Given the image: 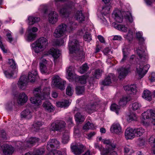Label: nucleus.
<instances>
[{"label": "nucleus", "mask_w": 155, "mask_h": 155, "mask_svg": "<svg viewBox=\"0 0 155 155\" xmlns=\"http://www.w3.org/2000/svg\"><path fill=\"white\" fill-rule=\"evenodd\" d=\"M35 80V76H33L32 73L29 72L28 76L25 75L21 76L18 81V87L21 89L24 90L26 88L28 81L34 82Z\"/></svg>", "instance_id": "f257e3e1"}, {"label": "nucleus", "mask_w": 155, "mask_h": 155, "mask_svg": "<svg viewBox=\"0 0 155 155\" xmlns=\"http://www.w3.org/2000/svg\"><path fill=\"white\" fill-rule=\"evenodd\" d=\"M68 47L71 53H75L77 57H82L83 55V52L80 50L79 45L78 41L76 39H74L69 42Z\"/></svg>", "instance_id": "f03ea898"}, {"label": "nucleus", "mask_w": 155, "mask_h": 155, "mask_svg": "<svg viewBox=\"0 0 155 155\" xmlns=\"http://www.w3.org/2000/svg\"><path fill=\"white\" fill-rule=\"evenodd\" d=\"M143 117L141 121L143 124L145 126L149 125V122L146 120L149 119L150 117L152 119V123L155 125V110L152 109H148L142 114Z\"/></svg>", "instance_id": "7ed1b4c3"}, {"label": "nucleus", "mask_w": 155, "mask_h": 155, "mask_svg": "<svg viewBox=\"0 0 155 155\" xmlns=\"http://www.w3.org/2000/svg\"><path fill=\"white\" fill-rule=\"evenodd\" d=\"M35 43L34 47L35 49H37V48L39 49L38 51L36 50L35 51L36 53H38L40 50L42 51L44 49L48 44V42L47 39L46 38L42 37L37 41L35 42Z\"/></svg>", "instance_id": "20e7f679"}, {"label": "nucleus", "mask_w": 155, "mask_h": 155, "mask_svg": "<svg viewBox=\"0 0 155 155\" xmlns=\"http://www.w3.org/2000/svg\"><path fill=\"white\" fill-rule=\"evenodd\" d=\"M66 124L63 120H57L52 123L50 127L51 131H59L64 129Z\"/></svg>", "instance_id": "39448f33"}, {"label": "nucleus", "mask_w": 155, "mask_h": 155, "mask_svg": "<svg viewBox=\"0 0 155 155\" xmlns=\"http://www.w3.org/2000/svg\"><path fill=\"white\" fill-rule=\"evenodd\" d=\"M53 85L61 90L65 89L64 85L65 82L63 81L61 79L58 75H54L52 78Z\"/></svg>", "instance_id": "423d86ee"}, {"label": "nucleus", "mask_w": 155, "mask_h": 155, "mask_svg": "<svg viewBox=\"0 0 155 155\" xmlns=\"http://www.w3.org/2000/svg\"><path fill=\"white\" fill-rule=\"evenodd\" d=\"M67 27V25L63 23L59 25L54 32V36L56 38H59L63 36L66 31Z\"/></svg>", "instance_id": "0eeeda50"}, {"label": "nucleus", "mask_w": 155, "mask_h": 155, "mask_svg": "<svg viewBox=\"0 0 155 155\" xmlns=\"http://www.w3.org/2000/svg\"><path fill=\"white\" fill-rule=\"evenodd\" d=\"M149 68L150 65L148 64L143 66V65H141L140 64H138L136 68V71L139 74L140 79L142 78L146 74Z\"/></svg>", "instance_id": "6e6552de"}, {"label": "nucleus", "mask_w": 155, "mask_h": 155, "mask_svg": "<svg viewBox=\"0 0 155 155\" xmlns=\"http://www.w3.org/2000/svg\"><path fill=\"white\" fill-rule=\"evenodd\" d=\"M71 148L72 152L76 155H80L84 151L85 147L81 144L71 145Z\"/></svg>", "instance_id": "1a4fd4ad"}, {"label": "nucleus", "mask_w": 155, "mask_h": 155, "mask_svg": "<svg viewBox=\"0 0 155 155\" xmlns=\"http://www.w3.org/2000/svg\"><path fill=\"white\" fill-rule=\"evenodd\" d=\"M60 143L56 139H50L48 142L47 148L48 151H52L55 148H58L59 147Z\"/></svg>", "instance_id": "9d476101"}, {"label": "nucleus", "mask_w": 155, "mask_h": 155, "mask_svg": "<svg viewBox=\"0 0 155 155\" xmlns=\"http://www.w3.org/2000/svg\"><path fill=\"white\" fill-rule=\"evenodd\" d=\"M145 46L142 45L140 47H138L136 50L137 54L139 58L142 59L143 62L145 61L147 58V55L145 52Z\"/></svg>", "instance_id": "9b49d317"}, {"label": "nucleus", "mask_w": 155, "mask_h": 155, "mask_svg": "<svg viewBox=\"0 0 155 155\" xmlns=\"http://www.w3.org/2000/svg\"><path fill=\"white\" fill-rule=\"evenodd\" d=\"M2 148L3 155H12L14 151L13 147L7 144H3Z\"/></svg>", "instance_id": "f8f14e48"}, {"label": "nucleus", "mask_w": 155, "mask_h": 155, "mask_svg": "<svg viewBox=\"0 0 155 155\" xmlns=\"http://www.w3.org/2000/svg\"><path fill=\"white\" fill-rule=\"evenodd\" d=\"M110 130L111 133L117 134H120L122 132V127L119 123L113 124L111 127Z\"/></svg>", "instance_id": "ddd939ff"}, {"label": "nucleus", "mask_w": 155, "mask_h": 155, "mask_svg": "<svg viewBox=\"0 0 155 155\" xmlns=\"http://www.w3.org/2000/svg\"><path fill=\"white\" fill-rule=\"evenodd\" d=\"M58 15L55 11H51L48 15L49 22L52 24L56 23L58 21Z\"/></svg>", "instance_id": "4468645a"}, {"label": "nucleus", "mask_w": 155, "mask_h": 155, "mask_svg": "<svg viewBox=\"0 0 155 155\" xmlns=\"http://www.w3.org/2000/svg\"><path fill=\"white\" fill-rule=\"evenodd\" d=\"M66 0H54V4L57 7V9L59 11L60 13L62 15L65 16L67 15L68 12L67 8H66L63 7L61 9H59V8L60 5V2H63Z\"/></svg>", "instance_id": "2eb2a0df"}, {"label": "nucleus", "mask_w": 155, "mask_h": 155, "mask_svg": "<svg viewBox=\"0 0 155 155\" xmlns=\"http://www.w3.org/2000/svg\"><path fill=\"white\" fill-rule=\"evenodd\" d=\"M115 78L114 74H110L104 80L101 81V84L104 86H109L111 83L112 80H115Z\"/></svg>", "instance_id": "dca6fc26"}, {"label": "nucleus", "mask_w": 155, "mask_h": 155, "mask_svg": "<svg viewBox=\"0 0 155 155\" xmlns=\"http://www.w3.org/2000/svg\"><path fill=\"white\" fill-rule=\"evenodd\" d=\"M111 0H102L105 4V5L102 7V13L103 14L106 15L110 13V10L111 6L110 4Z\"/></svg>", "instance_id": "f3484780"}, {"label": "nucleus", "mask_w": 155, "mask_h": 155, "mask_svg": "<svg viewBox=\"0 0 155 155\" xmlns=\"http://www.w3.org/2000/svg\"><path fill=\"white\" fill-rule=\"evenodd\" d=\"M118 71L119 73L118 78L121 79L127 75L130 72V68H128L122 67L118 69Z\"/></svg>", "instance_id": "a211bd4d"}, {"label": "nucleus", "mask_w": 155, "mask_h": 155, "mask_svg": "<svg viewBox=\"0 0 155 155\" xmlns=\"http://www.w3.org/2000/svg\"><path fill=\"white\" fill-rule=\"evenodd\" d=\"M28 97L25 93L22 92L19 95L17 102L18 104L21 105H23L27 101Z\"/></svg>", "instance_id": "6ab92c4d"}, {"label": "nucleus", "mask_w": 155, "mask_h": 155, "mask_svg": "<svg viewBox=\"0 0 155 155\" xmlns=\"http://www.w3.org/2000/svg\"><path fill=\"white\" fill-rule=\"evenodd\" d=\"M39 139L36 137H32L29 139L25 142L24 144L27 147H31L33 146L35 144L38 142Z\"/></svg>", "instance_id": "aec40b11"}, {"label": "nucleus", "mask_w": 155, "mask_h": 155, "mask_svg": "<svg viewBox=\"0 0 155 155\" xmlns=\"http://www.w3.org/2000/svg\"><path fill=\"white\" fill-rule=\"evenodd\" d=\"M136 87V85L134 84L127 85L124 87V90L131 94H136L137 92Z\"/></svg>", "instance_id": "412c9836"}, {"label": "nucleus", "mask_w": 155, "mask_h": 155, "mask_svg": "<svg viewBox=\"0 0 155 155\" xmlns=\"http://www.w3.org/2000/svg\"><path fill=\"white\" fill-rule=\"evenodd\" d=\"M97 106L96 103L88 104L85 106L84 109L87 113L91 114L96 111Z\"/></svg>", "instance_id": "4be33fe9"}, {"label": "nucleus", "mask_w": 155, "mask_h": 155, "mask_svg": "<svg viewBox=\"0 0 155 155\" xmlns=\"http://www.w3.org/2000/svg\"><path fill=\"white\" fill-rule=\"evenodd\" d=\"M125 135L127 139H132L135 135L134 129L132 128H127L125 131Z\"/></svg>", "instance_id": "5701e85b"}, {"label": "nucleus", "mask_w": 155, "mask_h": 155, "mask_svg": "<svg viewBox=\"0 0 155 155\" xmlns=\"http://www.w3.org/2000/svg\"><path fill=\"white\" fill-rule=\"evenodd\" d=\"M103 143L107 145V149H106V150H114L116 147V144L112 143L110 140L105 139L104 140ZM103 150H105V149Z\"/></svg>", "instance_id": "b1692460"}, {"label": "nucleus", "mask_w": 155, "mask_h": 155, "mask_svg": "<svg viewBox=\"0 0 155 155\" xmlns=\"http://www.w3.org/2000/svg\"><path fill=\"white\" fill-rule=\"evenodd\" d=\"M33 94L35 97L40 98L42 100H44L45 96H43L41 87L35 88L33 91Z\"/></svg>", "instance_id": "393cba45"}, {"label": "nucleus", "mask_w": 155, "mask_h": 155, "mask_svg": "<svg viewBox=\"0 0 155 155\" xmlns=\"http://www.w3.org/2000/svg\"><path fill=\"white\" fill-rule=\"evenodd\" d=\"M21 114V118L29 119L32 117V113L28 109H26L22 111Z\"/></svg>", "instance_id": "a878e982"}, {"label": "nucleus", "mask_w": 155, "mask_h": 155, "mask_svg": "<svg viewBox=\"0 0 155 155\" xmlns=\"http://www.w3.org/2000/svg\"><path fill=\"white\" fill-rule=\"evenodd\" d=\"M75 18L80 23L84 21V16L81 11H78L75 14Z\"/></svg>", "instance_id": "bb28decb"}, {"label": "nucleus", "mask_w": 155, "mask_h": 155, "mask_svg": "<svg viewBox=\"0 0 155 155\" xmlns=\"http://www.w3.org/2000/svg\"><path fill=\"white\" fill-rule=\"evenodd\" d=\"M44 108L48 112H51L54 110V107L48 101H45L43 104Z\"/></svg>", "instance_id": "cd10ccee"}, {"label": "nucleus", "mask_w": 155, "mask_h": 155, "mask_svg": "<svg viewBox=\"0 0 155 155\" xmlns=\"http://www.w3.org/2000/svg\"><path fill=\"white\" fill-rule=\"evenodd\" d=\"M112 25L114 28L124 32H126L127 31V28L124 25L118 24L115 22L113 23Z\"/></svg>", "instance_id": "c85d7f7f"}, {"label": "nucleus", "mask_w": 155, "mask_h": 155, "mask_svg": "<svg viewBox=\"0 0 155 155\" xmlns=\"http://www.w3.org/2000/svg\"><path fill=\"white\" fill-rule=\"evenodd\" d=\"M50 53L54 59H57L60 55L61 51L58 49L52 48L50 50Z\"/></svg>", "instance_id": "c756f323"}, {"label": "nucleus", "mask_w": 155, "mask_h": 155, "mask_svg": "<svg viewBox=\"0 0 155 155\" xmlns=\"http://www.w3.org/2000/svg\"><path fill=\"white\" fill-rule=\"evenodd\" d=\"M151 96V93L148 90H146L143 91L142 96L143 98L149 101L151 100L152 97Z\"/></svg>", "instance_id": "7c9ffc66"}, {"label": "nucleus", "mask_w": 155, "mask_h": 155, "mask_svg": "<svg viewBox=\"0 0 155 155\" xmlns=\"http://www.w3.org/2000/svg\"><path fill=\"white\" fill-rule=\"evenodd\" d=\"M130 98L129 96L123 97L119 101V104L120 106H123L126 105L127 102L130 101Z\"/></svg>", "instance_id": "2f4dec72"}, {"label": "nucleus", "mask_w": 155, "mask_h": 155, "mask_svg": "<svg viewBox=\"0 0 155 155\" xmlns=\"http://www.w3.org/2000/svg\"><path fill=\"white\" fill-rule=\"evenodd\" d=\"M43 123L40 121H35L32 125V128L35 131H38L41 127Z\"/></svg>", "instance_id": "473e14b6"}, {"label": "nucleus", "mask_w": 155, "mask_h": 155, "mask_svg": "<svg viewBox=\"0 0 155 155\" xmlns=\"http://www.w3.org/2000/svg\"><path fill=\"white\" fill-rule=\"evenodd\" d=\"M41 100H42L40 98L35 97V96L31 97L30 99V101L31 103L36 106H38L40 104Z\"/></svg>", "instance_id": "72a5a7b5"}, {"label": "nucleus", "mask_w": 155, "mask_h": 155, "mask_svg": "<svg viewBox=\"0 0 155 155\" xmlns=\"http://www.w3.org/2000/svg\"><path fill=\"white\" fill-rule=\"evenodd\" d=\"M28 23L30 25H32L35 23L38 22L40 20V18L38 17L30 16L28 17Z\"/></svg>", "instance_id": "f704fd0d"}, {"label": "nucleus", "mask_w": 155, "mask_h": 155, "mask_svg": "<svg viewBox=\"0 0 155 155\" xmlns=\"http://www.w3.org/2000/svg\"><path fill=\"white\" fill-rule=\"evenodd\" d=\"M101 155H117L116 151L111 150H103L101 153Z\"/></svg>", "instance_id": "c9c22d12"}, {"label": "nucleus", "mask_w": 155, "mask_h": 155, "mask_svg": "<svg viewBox=\"0 0 155 155\" xmlns=\"http://www.w3.org/2000/svg\"><path fill=\"white\" fill-rule=\"evenodd\" d=\"M69 101L68 100H65L62 101L57 102V106L58 107H66L69 105Z\"/></svg>", "instance_id": "e433bc0d"}, {"label": "nucleus", "mask_w": 155, "mask_h": 155, "mask_svg": "<svg viewBox=\"0 0 155 155\" xmlns=\"http://www.w3.org/2000/svg\"><path fill=\"white\" fill-rule=\"evenodd\" d=\"M76 121L78 123L84 121L85 118L84 116H82L79 113H77L75 115Z\"/></svg>", "instance_id": "4c0bfd02"}, {"label": "nucleus", "mask_w": 155, "mask_h": 155, "mask_svg": "<svg viewBox=\"0 0 155 155\" xmlns=\"http://www.w3.org/2000/svg\"><path fill=\"white\" fill-rule=\"evenodd\" d=\"M40 65L41 71L42 73L48 74L50 73V71L48 69L46 65L43 63H40Z\"/></svg>", "instance_id": "58836bf2"}, {"label": "nucleus", "mask_w": 155, "mask_h": 155, "mask_svg": "<svg viewBox=\"0 0 155 155\" xmlns=\"http://www.w3.org/2000/svg\"><path fill=\"white\" fill-rule=\"evenodd\" d=\"M28 41H33L34 40L36 37V34L31 32V29H29L28 30Z\"/></svg>", "instance_id": "ea45409f"}, {"label": "nucleus", "mask_w": 155, "mask_h": 155, "mask_svg": "<svg viewBox=\"0 0 155 155\" xmlns=\"http://www.w3.org/2000/svg\"><path fill=\"white\" fill-rule=\"evenodd\" d=\"M135 134L136 136L140 137L145 133V130L142 128H139L137 129H134Z\"/></svg>", "instance_id": "a19ab883"}, {"label": "nucleus", "mask_w": 155, "mask_h": 155, "mask_svg": "<svg viewBox=\"0 0 155 155\" xmlns=\"http://www.w3.org/2000/svg\"><path fill=\"white\" fill-rule=\"evenodd\" d=\"M76 93L78 95L83 94L84 92V88L83 86H77L76 88Z\"/></svg>", "instance_id": "79ce46f5"}, {"label": "nucleus", "mask_w": 155, "mask_h": 155, "mask_svg": "<svg viewBox=\"0 0 155 155\" xmlns=\"http://www.w3.org/2000/svg\"><path fill=\"white\" fill-rule=\"evenodd\" d=\"M44 153L43 149H35L33 152V155H42Z\"/></svg>", "instance_id": "37998d69"}, {"label": "nucleus", "mask_w": 155, "mask_h": 155, "mask_svg": "<svg viewBox=\"0 0 155 155\" xmlns=\"http://www.w3.org/2000/svg\"><path fill=\"white\" fill-rule=\"evenodd\" d=\"M87 77L83 75L81 76L77 77L76 79V80H78L79 82L81 84H84L86 82V80Z\"/></svg>", "instance_id": "c03bdc74"}, {"label": "nucleus", "mask_w": 155, "mask_h": 155, "mask_svg": "<svg viewBox=\"0 0 155 155\" xmlns=\"http://www.w3.org/2000/svg\"><path fill=\"white\" fill-rule=\"evenodd\" d=\"M94 128V125L88 121L83 127V129L86 130L90 129H93Z\"/></svg>", "instance_id": "a18cd8bd"}, {"label": "nucleus", "mask_w": 155, "mask_h": 155, "mask_svg": "<svg viewBox=\"0 0 155 155\" xmlns=\"http://www.w3.org/2000/svg\"><path fill=\"white\" fill-rule=\"evenodd\" d=\"M42 95L43 96H45L44 99L48 97L50 94V89L49 88L45 87L42 91Z\"/></svg>", "instance_id": "49530a36"}, {"label": "nucleus", "mask_w": 155, "mask_h": 155, "mask_svg": "<svg viewBox=\"0 0 155 155\" xmlns=\"http://www.w3.org/2000/svg\"><path fill=\"white\" fill-rule=\"evenodd\" d=\"M87 64L85 63L83 64L82 66L80 67L79 69V72L81 74H83L86 72L88 69Z\"/></svg>", "instance_id": "de8ad7c7"}, {"label": "nucleus", "mask_w": 155, "mask_h": 155, "mask_svg": "<svg viewBox=\"0 0 155 155\" xmlns=\"http://www.w3.org/2000/svg\"><path fill=\"white\" fill-rule=\"evenodd\" d=\"M115 17V20L119 23H121L123 21V17L121 15H119V14L116 12L114 14Z\"/></svg>", "instance_id": "09e8293b"}, {"label": "nucleus", "mask_w": 155, "mask_h": 155, "mask_svg": "<svg viewBox=\"0 0 155 155\" xmlns=\"http://www.w3.org/2000/svg\"><path fill=\"white\" fill-rule=\"evenodd\" d=\"M120 106L115 104H113L111 105L110 109L112 110L115 111L117 114H118V111L120 108Z\"/></svg>", "instance_id": "8fccbe9b"}, {"label": "nucleus", "mask_w": 155, "mask_h": 155, "mask_svg": "<svg viewBox=\"0 0 155 155\" xmlns=\"http://www.w3.org/2000/svg\"><path fill=\"white\" fill-rule=\"evenodd\" d=\"M68 74V78L69 79H71L73 77V73L72 71V67L71 66H69L67 71Z\"/></svg>", "instance_id": "3c124183"}, {"label": "nucleus", "mask_w": 155, "mask_h": 155, "mask_svg": "<svg viewBox=\"0 0 155 155\" xmlns=\"http://www.w3.org/2000/svg\"><path fill=\"white\" fill-rule=\"evenodd\" d=\"M68 74V78L69 79H71L73 77V73L72 71V67L71 66H69L67 71Z\"/></svg>", "instance_id": "603ef678"}, {"label": "nucleus", "mask_w": 155, "mask_h": 155, "mask_svg": "<svg viewBox=\"0 0 155 155\" xmlns=\"http://www.w3.org/2000/svg\"><path fill=\"white\" fill-rule=\"evenodd\" d=\"M11 69H9V70L5 71L4 73L6 77L8 78H10L13 77L14 74V70L10 71Z\"/></svg>", "instance_id": "864d4df0"}, {"label": "nucleus", "mask_w": 155, "mask_h": 155, "mask_svg": "<svg viewBox=\"0 0 155 155\" xmlns=\"http://www.w3.org/2000/svg\"><path fill=\"white\" fill-rule=\"evenodd\" d=\"M102 73V71L98 69L95 71L94 75L96 78L99 79L101 77Z\"/></svg>", "instance_id": "5fc2aeb1"}, {"label": "nucleus", "mask_w": 155, "mask_h": 155, "mask_svg": "<svg viewBox=\"0 0 155 155\" xmlns=\"http://www.w3.org/2000/svg\"><path fill=\"white\" fill-rule=\"evenodd\" d=\"M69 140V136L68 133H65L63 135L62 139V142L64 143H68Z\"/></svg>", "instance_id": "6e6d98bb"}, {"label": "nucleus", "mask_w": 155, "mask_h": 155, "mask_svg": "<svg viewBox=\"0 0 155 155\" xmlns=\"http://www.w3.org/2000/svg\"><path fill=\"white\" fill-rule=\"evenodd\" d=\"M73 92V90L72 89L71 86L69 85L68 86L66 89V94L69 96H71L72 95Z\"/></svg>", "instance_id": "4d7b16f0"}, {"label": "nucleus", "mask_w": 155, "mask_h": 155, "mask_svg": "<svg viewBox=\"0 0 155 155\" xmlns=\"http://www.w3.org/2000/svg\"><path fill=\"white\" fill-rule=\"evenodd\" d=\"M49 152L47 155H62L61 152L59 151L55 150L49 151Z\"/></svg>", "instance_id": "13d9d810"}, {"label": "nucleus", "mask_w": 155, "mask_h": 155, "mask_svg": "<svg viewBox=\"0 0 155 155\" xmlns=\"http://www.w3.org/2000/svg\"><path fill=\"white\" fill-rule=\"evenodd\" d=\"M8 63L10 66V69L12 68L13 70L15 69L16 68V66L14 60L13 59H11L9 60Z\"/></svg>", "instance_id": "bf43d9fd"}, {"label": "nucleus", "mask_w": 155, "mask_h": 155, "mask_svg": "<svg viewBox=\"0 0 155 155\" xmlns=\"http://www.w3.org/2000/svg\"><path fill=\"white\" fill-rule=\"evenodd\" d=\"M140 107V104L137 102H135L132 104V108L133 110H135L139 109Z\"/></svg>", "instance_id": "052dcab7"}, {"label": "nucleus", "mask_w": 155, "mask_h": 155, "mask_svg": "<svg viewBox=\"0 0 155 155\" xmlns=\"http://www.w3.org/2000/svg\"><path fill=\"white\" fill-rule=\"evenodd\" d=\"M7 139L6 134L4 130H1L0 132V140Z\"/></svg>", "instance_id": "680f3d73"}, {"label": "nucleus", "mask_w": 155, "mask_h": 155, "mask_svg": "<svg viewBox=\"0 0 155 155\" xmlns=\"http://www.w3.org/2000/svg\"><path fill=\"white\" fill-rule=\"evenodd\" d=\"M84 38L85 41L88 42L90 41L91 40V35L88 32H86L85 35L84 36Z\"/></svg>", "instance_id": "e2e57ef3"}, {"label": "nucleus", "mask_w": 155, "mask_h": 155, "mask_svg": "<svg viewBox=\"0 0 155 155\" xmlns=\"http://www.w3.org/2000/svg\"><path fill=\"white\" fill-rule=\"evenodd\" d=\"M137 119V117L136 115L134 114H132L129 115L128 120H129L130 121L133 120H136Z\"/></svg>", "instance_id": "0e129e2a"}, {"label": "nucleus", "mask_w": 155, "mask_h": 155, "mask_svg": "<svg viewBox=\"0 0 155 155\" xmlns=\"http://www.w3.org/2000/svg\"><path fill=\"white\" fill-rule=\"evenodd\" d=\"M125 19L128 20L130 22H132L133 21V18L132 16L130 13H129L128 14H126V15L125 16Z\"/></svg>", "instance_id": "69168bd1"}, {"label": "nucleus", "mask_w": 155, "mask_h": 155, "mask_svg": "<svg viewBox=\"0 0 155 155\" xmlns=\"http://www.w3.org/2000/svg\"><path fill=\"white\" fill-rule=\"evenodd\" d=\"M64 42V41L62 39L57 40L54 41L55 45L58 46L62 45Z\"/></svg>", "instance_id": "338daca9"}, {"label": "nucleus", "mask_w": 155, "mask_h": 155, "mask_svg": "<svg viewBox=\"0 0 155 155\" xmlns=\"http://www.w3.org/2000/svg\"><path fill=\"white\" fill-rule=\"evenodd\" d=\"M6 36L7 38V40L10 43L12 42L13 41V38L11 34L9 32H8L7 33Z\"/></svg>", "instance_id": "774afa93"}]
</instances>
